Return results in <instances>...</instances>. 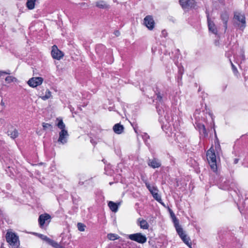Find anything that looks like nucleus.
Segmentation results:
<instances>
[{
    "label": "nucleus",
    "instance_id": "1",
    "mask_svg": "<svg viewBox=\"0 0 248 248\" xmlns=\"http://www.w3.org/2000/svg\"><path fill=\"white\" fill-rule=\"evenodd\" d=\"M156 96L155 100L157 104L156 108L158 115L160 116H164L166 122L170 125V122H172V117L171 115L169 108L163 104L165 100V93L164 92L156 89L155 91Z\"/></svg>",
    "mask_w": 248,
    "mask_h": 248
},
{
    "label": "nucleus",
    "instance_id": "2",
    "mask_svg": "<svg viewBox=\"0 0 248 248\" xmlns=\"http://www.w3.org/2000/svg\"><path fill=\"white\" fill-rule=\"evenodd\" d=\"M170 211L171 216H173L175 218V219H174V223L177 233L186 244L187 246H190L191 243L189 242V238L186 235L185 232L183 231V228L179 224L178 220L176 219L175 215L172 211H171L170 209Z\"/></svg>",
    "mask_w": 248,
    "mask_h": 248
},
{
    "label": "nucleus",
    "instance_id": "3",
    "mask_svg": "<svg viewBox=\"0 0 248 248\" xmlns=\"http://www.w3.org/2000/svg\"><path fill=\"white\" fill-rule=\"evenodd\" d=\"M207 159L211 170L216 172L217 171V158L214 149L211 147L206 153Z\"/></svg>",
    "mask_w": 248,
    "mask_h": 248
},
{
    "label": "nucleus",
    "instance_id": "4",
    "mask_svg": "<svg viewBox=\"0 0 248 248\" xmlns=\"http://www.w3.org/2000/svg\"><path fill=\"white\" fill-rule=\"evenodd\" d=\"M6 239L9 244L13 248H17L19 245L18 237L13 232H7L6 234Z\"/></svg>",
    "mask_w": 248,
    "mask_h": 248
},
{
    "label": "nucleus",
    "instance_id": "5",
    "mask_svg": "<svg viewBox=\"0 0 248 248\" xmlns=\"http://www.w3.org/2000/svg\"><path fill=\"white\" fill-rule=\"evenodd\" d=\"M234 19L236 20V24L241 30H243L246 27V18L245 16L241 13L235 12L234 14Z\"/></svg>",
    "mask_w": 248,
    "mask_h": 248
},
{
    "label": "nucleus",
    "instance_id": "6",
    "mask_svg": "<svg viewBox=\"0 0 248 248\" xmlns=\"http://www.w3.org/2000/svg\"><path fill=\"white\" fill-rule=\"evenodd\" d=\"M127 238L140 244L145 243L147 241L146 236L140 232L129 234Z\"/></svg>",
    "mask_w": 248,
    "mask_h": 248
},
{
    "label": "nucleus",
    "instance_id": "7",
    "mask_svg": "<svg viewBox=\"0 0 248 248\" xmlns=\"http://www.w3.org/2000/svg\"><path fill=\"white\" fill-rule=\"evenodd\" d=\"M51 217L48 214H44L39 216L38 222L41 228H43L45 225L47 226L50 222Z\"/></svg>",
    "mask_w": 248,
    "mask_h": 248
},
{
    "label": "nucleus",
    "instance_id": "8",
    "mask_svg": "<svg viewBox=\"0 0 248 248\" xmlns=\"http://www.w3.org/2000/svg\"><path fill=\"white\" fill-rule=\"evenodd\" d=\"M180 4L184 9L188 10L195 6V0H179Z\"/></svg>",
    "mask_w": 248,
    "mask_h": 248
},
{
    "label": "nucleus",
    "instance_id": "9",
    "mask_svg": "<svg viewBox=\"0 0 248 248\" xmlns=\"http://www.w3.org/2000/svg\"><path fill=\"white\" fill-rule=\"evenodd\" d=\"M43 80L41 77H33L28 80V84L30 87L35 88L42 84Z\"/></svg>",
    "mask_w": 248,
    "mask_h": 248
},
{
    "label": "nucleus",
    "instance_id": "10",
    "mask_svg": "<svg viewBox=\"0 0 248 248\" xmlns=\"http://www.w3.org/2000/svg\"><path fill=\"white\" fill-rule=\"evenodd\" d=\"M155 21L152 16L148 15L144 18V24L150 30H152L155 27Z\"/></svg>",
    "mask_w": 248,
    "mask_h": 248
},
{
    "label": "nucleus",
    "instance_id": "11",
    "mask_svg": "<svg viewBox=\"0 0 248 248\" xmlns=\"http://www.w3.org/2000/svg\"><path fill=\"white\" fill-rule=\"evenodd\" d=\"M51 55L53 58L60 60L63 56V53L58 48L56 45H54L52 47Z\"/></svg>",
    "mask_w": 248,
    "mask_h": 248
},
{
    "label": "nucleus",
    "instance_id": "12",
    "mask_svg": "<svg viewBox=\"0 0 248 248\" xmlns=\"http://www.w3.org/2000/svg\"><path fill=\"white\" fill-rule=\"evenodd\" d=\"M68 136L69 135L66 130H61L59 133V137L58 140V142L62 144L66 143Z\"/></svg>",
    "mask_w": 248,
    "mask_h": 248
},
{
    "label": "nucleus",
    "instance_id": "13",
    "mask_svg": "<svg viewBox=\"0 0 248 248\" xmlns=\"http://www.w3.org/2000/svg\"><path fill=\"white\" fill-rule=\"evenodd\" d=\"M220 17L223 23V26L225 29V32L227 29L228 21L229 19V14L227 11L222 12L220 14Z\"/></svg>",
    "mask_w": 248,
    "mask_h": 248
},
{
    "label": "nucleus",
    "instance_id": "14",
    "mask_svg": "<svg viewBox=\"0 0 248 248\" xmlns=\"http://www.w3.org/2000/svg\"><path fill=\"white\" fill-rule=\"evenodd\" d=\"M207 17L208 26L209 31L212 32L214 34H217V30L215 24H214V22L211 20L209 16V15H207Z\"/></svg>",
    "mask_w": 248,
    "mask_h": 248
},
{
    "label": "nucleus",
    "instance_id": "15",
    "mask_svg": "<svg viewBox=\"0 0 248 248\" xmlns=\"http://www.w3.org/2000/svg\"><path fill=\"white\" fill-rule=\"evenodd\" d=\"M8 136L13 139L17 138L18 136V132L17 129L14 128L12 125H10L7 132Z\"/></svg>",
    "mask_w": 248,
    "mask_h": 248
},
{
    "label": "nucleus",
    "instance_id": "16",
    "mask_svg": "<svg viewBox=\"0 0 248 248\" xmlns=\"http://www.w3.org/2000/svg\"><path fill=\"white\" fill-rule=\"evenodd\" d=\"M148 165L150 167L154 169H155L160 167L161 166V164L158 159L154 158L153 159H149L148 160Z\"/></svg>",
    "mask_w": 248,
    "mask_h": 248
},
{
    "label": "nucleus",
    "instance_id": "17",
    "mask_svg": "<svg viewBox=\"0 0 248 248\" xmlns=\"http://www.w3.org/2000/svg\"><path fill=\"white\" fill-rule=\"evenodd\" d=\"M95 5L100 9H108L110 8L109 4H108L105 1L102 0L96 1L95 2Z\"/></svg>",
    "mask_w": 248,
    "mask_h": 248
},
{
    "label": "nucleus",
    "instance_id": "18",
    "mask_svg": "<svg viewBox=\"0 0 248 248\" xmlns=\"http://www.w3.org/2000/svg\"><path fill=\"white\" fill-rule=\"evenodd\" d=\"M197 126L199 130L200 134L202 137L205 138L208 136V133L206 131L204 125L201 124H197Z\"/></svg>",
    "mask_w": 248,
    "mask_h": 248
},
{
    "label": "nucleus",
    "instance_id": "19",
    "mask_svg": "<svg viewBox=\"0 0 248 248\" xmlns=\"http://www.w3.org/2000/svg\"><path fill=\"white\" fill-rule=\"evenodd\" d=\"M113 130L115 133L120 134L123 132L124 127L120 124H116L113 126Z\"/></svg>",
    "mask_w": 248,
    "mask_h": 248
},
{
    "label": "nucleus",
    "instance_id": "20",
    "mask_svg": "<svg viewBox=\"0 0 248 248\" xmlns=\"http://www.w3.org/2000/svg\"><path fill=\"white\" fill-rule=\"evenodd\" d=\"M108 206L112 212H116L117 211L118 205L116 203L112 201H110L108 203Z\"/></svg>",
    "mask_w": 248,
    "mask_h": 248
},
{
    "label": "nucleus",
    "instance_id": "21",
    "mask_svg": "<svg viewBox=\"0 0 248 248\" xmlns=\"http://www.w3.org/2000/svg\"><path fill=\"white\" fill-rule=\"evenodd\" d=\"M175 64L178 67V74L180 75L181 78H182V75L184 72V68L181 63H179L178 62H175Z\"/></svg>",
    "mask_w": 248,
    "mask_h": 248
},
{
    "label": "nucleus",
    "instance_id": "22",
    "mask_svg": "<svg viewBox=\"0 0 248 248\" xmlns=\"http://www.w3.org/2000/svg\"><path fill=\"white\" fill-rule=\"evenodd\" d=\"M36 0H27L26 2L27 7L30 10L33 9L34 8Z\"/></svg>",
    "mask_w": 248,
    "mask_h": 248
},
{
    "label": "nucleus",
    "instance_id": "23",
    "mask_svg": "<svg viewBox=\"0 0 248 248\" xmlns=\"http://www.w3.org/2000/svg\"><path fill=\"white\" fill-rule=\"evenodd\" d=\"M153 197L156 201L159 202L164 207H166L165 203L162 202L161 196L158 193L154 194Z\"/></svg>",
    "mask_w": 248,
    "mask_h": 248
},
{
    "label": "nucleus",
    "instance_id": "24",
    "mask_svg": "<svg viewBox=\"0 0 248 248\" xmlns=\"http://www.w3.org/2000/svg\"><path fill=\"white\" fill-rule=\"evenodd\" d=\"M140 225L141 229H147L149 228V224L144 219L141 220L140 222Z\"/></svg>",
    "mask_w": 248,
    "mask_h": 248
},
{
    "label": "nucleus",
    "instance_id": "25",
    "mask_svg": "<svg viewBox=\"0 0 248 248\" xmlns=\"http://www.w3.org/2000/svg\"><path fill=\"white\" fill-rule=\"evenodd\" d=\"M57 126L58 128L61 129V130H65V125L63 123L62 120H60L59 122H58L57 124Z\"/></svg>",
    "mask_w": 248,
    "mask_h": 248
},
{
    "label": "nucleus",
    "instance_id": "26",
    "mask_svg": "<svg viewBox=\"0 0 248 248\" xmlns=\"http://www.w3.org/2000/svg\"><path fill=\"white\" fill-rule=\"evenodd\" d=\"M107 237L110 240H115L118 239V235L114 233H109L108 234Z\"/></svg>",
    "mask_w": 248,
    "mask_h": 248
},
{
    "label": "nucleus",
    "instance_id": "27",
    "mask_svg": "<svg viewBox=\"0 0 248 248\" xmlns=\"http://www.w3.org/2000/svg\"><path fill=\"white\" fill-rule=\"evenodd\" d=\"M78 230L80 232H83L85 231L86 226L82 223H78L77 224Z\"/></svg>",
    "mask_w": 248,
    "mask_h": 248
},
{
    "label": "nucleus",
    "instance_id": "28",
    "mask_svg": "<svg viewBox=\"0 0 248 248\" xmlns=\"http://www.w3.org/2000/svg\"><path fill=\"white\" fill-rule=\"evenodd\" d=\"M50 96H51V92L49 90H47L46 92L45 95L43 96L42 97V99L45 100L46 99L49 98L50 97Z\"/></svg>",
    "mask_w": 248,
    "mask_h": 248
},
{
    "label": "nucleus",
    "instance_id": "29",
    "mask_svg": "<svg viewBox=\"0 0 248 248\" xmlns=\"http://www.w3.org/2000/svg\"><path fill=\"white\" fill-rule=\"evenodd\" d=\"M142 138L146 144H147V140L150 138L149 136L146 133H144L142 135Z\"/></svg>",
    "mask_w": 248,
    "mask_h": 248
},
{
    "label": "nucleus",
    "instance_id": "30",
    "mask_svg": "<svg viewBox=\"0 0 248 248\" xmlns=\"http://www.w3.org/2000/svg\"><path fill=\"white\" fill-rule=\"evenodd\" d=\"M15 79H16V78L12 76H8L5 78V81L8 83H10L12 82H13Z\"/></svg>",
    "mask_w": 248,
    "mask_h": 248
},
{
    "label": "nucleus",
    "instance_id": "31",
    "mask_svg": "<svg viewBox=\"0 0 248 248\" xmlns=\"http://www.w3.org/2000/svg\"><path fill=\"white\" fill-rule=\"evenodd\" d=\"M42 126H43V129L44 130H46L47 128H49L50 129L52 128V125L49 124H48V123H43L42 124Z\"/></svg>",
    "mask_w": 248,
    "mask_h": 248
},
{
    "label": "nucleus",
    "instance_id": "32",
    "mask_svg": "<svg viewBox=\"0 0 248 248\" xmlns=\"http://www.w3.org/2000/svg\"><path fill=\"white\" fill-rule=\"evenodd\" d=\"M145 185H146V187L148 188V189L149 190V191L150 192L152 190H153V189H154V188L155 187V186H151L150 184H149L148 183H145Z\"/></svg>",
    "mask_w": 248,
    "mask_h": 248
},
{
    "label": "nucleus",
    "instance_id": "33",
    "mask_svg": "<svg viewBox=\"0 0 248 248\" xmlns=\"http://www.w3.org/2000/svg\"><path fill=\"white\" fill-rule=\"evenodd\" d=\"M150 193L152 194V196H154V194H156L158 193V189L156 187H155L153 190L150 191Z\"/></svg>",
    "mask_w": 248,
    "mask_h": 248
},
{
    "label": "nucleus",
    "instance_id": "34",
    "mask_svg": "<svg viewBox=\"0 0 248 248\" xmlns=\"http://www.w3.org/2000/svg\"><path fill=\"white\" fill-rule=\"evenodd\" d=\"M10 74V70H8L7 71H0V76H1L2 75V74Z\"/></svg>",
    "mask_w": 248,
    "mask_h": 248
},
{
    "label": "nucleus",
    "instance_id": "35",
    "mask_svg": "<svg viewBox=\"0 0 248 248\" xmlns=\"http://www.w3.org/2000/svg\"><path fill=\"white\" fill-rule=\"evenodd\" d=\"M40 237L43 240H45L46 241L47 240V239L49 238L46 236L44 235L43 234H40Z\"/></svg>",
    "mask_w": 248,
    "mask_h": 248
},
{
    "label": "nucleus",
    "instance_id": "36",
    "mask_svg": "<svg viewBox=\"0 0 248 248\" xmlns=\"http://www.w3.org/2000/svg\"><path fill=\"white\" fill-rule=\"evenodd\" d=\"M46 242H47L49 244H50V245H51V246H52V245H53V244H54V242H55V241H53V240H52V239H50V238H48V239H47V241H46Z\"/></svg>",
    "mask_w": 248,
    "mask_h": 248
},
{
    "label": "nucleus",
    "instance_id": "37",
    "mask_svg": "<svg viewBox=\"0 0 248 248\" xmlns=\"http://www.w3.org/2000/svg\"><path fill=\"white\" fill-rule=\"evenodd\" d=\"M46 242H47L49 244H50V245H51V246H52V245H53V244H54V242H55V241H53V240H52V239H50V238H48V239H47V241H46Z\"/></svg>",
    "mask_w": 248,
    "mask_h": 248
},
{
    "label": "nucleus",
    "instance_id": "38",
    "mask_svg": "<svg viewBox=\"0 0 248 248\" xmlns=\"http://www.w3.org/2000/svg\"><path fill=\"white\" fill-rule=\"evenodd\" d=\"M52 246H53V247H54L55 248H61V247L60 246V245L58 243H57V242H56L55 241L54 244L52 245Z\"/></svg>",
    "mask_w": 248,
    "mask_h": 248
},
{
    "label": "nucleus",
    "instance_id": "39",
    "mask_svg": "<svg viewBox=\"0 0 248 248\" xmlns=\"http://www.w3.org/2000/svg\"><path fill=\"white\" fill-rule=\"evenodd\" d=\"M162 36L165 37L167 36V33L166 30H163L161 32Z\"/></svg>",
    "mask_w": 248,
    "mask_h": 248
},
{
    "label": "nucleus",
    "instance_id": "40",
    "mask_svg": "<svg viewBox=\"0 0 248 248\" xmlns=\"http://www.w3.org/2000/svg\"><path fill=\"white\" fill-rule=\"evenodd\" d=\"M215 148H216V151L218 153V151L220 150V145L218 144L217 146H216L215 147Z\"/></svg>",
    "mask_w": 248,
    "mask_h": 248
},
{
    "label": "nucleus",
    "instance_id": "41",
    "mask_svg": "<svg viewBox=\"0 0 248 248\" xmlns=\"http://www.w3.org/2000/svg\"><path fill=\"white\" fill-rule=\"evenodd\" d=\"M231 65H232V69L233 72H235V71H237V68H236V67L234 65V64L232 62H231Z\"/></svg>",
    "mask_w": 248,
    "mask_h": 248
},
{
    "label": "nucleus",
    "instance_id": "42",
    "mask_svg": "<svg viewBox=\"0 0 248 248\" xmlns=\"http://www.w3.org/2000/svg\"><path fill=\"white\" fill-rule=\"evenodd\" d=\"M241 57H242V59L243 60H245V55H244V52L243 50H241Z\"/></svg>",
    "mask_w": 248,
    "mask_h": 248
},
{
    "label": "nucleus",
    "instance_id": "43",
    "mask_svg": "<svg viewBox=\"0 0 248 248\" xmlns=\"http://www.w3.org/2000/svg\"><path fill=\"white\" fill-rule=\"evenodd\" d=\"M81 6L84 7V8H86V7H88V5L85 2L81 3Z\"/></svg>",
    "mask_w": 248,
    "mask_h": 248
},
{
    "label": "nucleus",
    "instance_id": "44",
    "mask_svg": "<svg viewBox=\"0 0 248 248\" xmlns=\"http://www.w3.org/2000/svg\"><path fill=\"white\" fill-rule=\"evenodd\" d=\"M114 33L116 36H118L120 35V32L119 31H115Z\"/></svg>",
    "mask_w": 248,
    "mask_h": 248
},
{
    "label": "nucleus",
    "instance_id": "45",
    "mask_svg": "<svg viewBox=\"0 0 248 248\" xmlns=\"http://www.w3.org/2000/svg\"><path fill=\"white\" fill-rule=\"evenodd\" d=\"M238 161H239V159L238 158H235L234 159V160H233V163L234 164H237L238 163Z\"/></svg>",
    "mask_w": 248,
    "mask_h": 248
},
{
    "label": "nucleus",
    "instance_id": "46",
    "mask_svg": "<svg viewBox=\"0 0 248 248\" xmlns=\"http://www.w3.org/2000/svg\"><path fill=\"white\" fill-rule=\"evenodd\" d=\"M0 105L3 107H5V103L3 101V100H2L1 102H0Z\"/></svg>",
    "mask_w": 248,
    "mask_h": 248
},
{
    "label": "nucleus",
    "instance_id": "47",
    "mask_svg": "<svg viewBox=\"0 0 248 248\" xmlns=\"http://www.w3.org/2000/svg\"><path fill=\"white\" fill-rule=\"evenodd\" d=\"M0 215L2 217H3V211L2 209H0Z\"/></svg>",
    "mask_w": 248,
    "mask_h": 248
},
{
    "label": "nucleus",
    "instance_id": "48",
    "mask_svg": "<svg viewBox=\"0 0 248 248\" xmlns=\"http://www.w3.org/2000/svg\"><path fill=\"white\" fill-rule=\"evenodd\" d=\"M178 79H181L182 78H181V76L180 75L178 74Z\"/></svg>",
    "mask_w": 248,
    "mask_h": 248
},
{
    "label": "nucleus",
    "instance_id": "49",
    "mask_svg": "<svg viewBox=\"0 0 248 248\" xmlns=\"http://www.w3.org/2000/svg\"><path fill=\"white\" fill-rule=\"evenodd\" d=\"M134 130H135V132L137 133V131L136 128L135 127H134Z\"/></svg>",
    "mask_w": 248,
    "mask_h": 248
}]
</instances>
